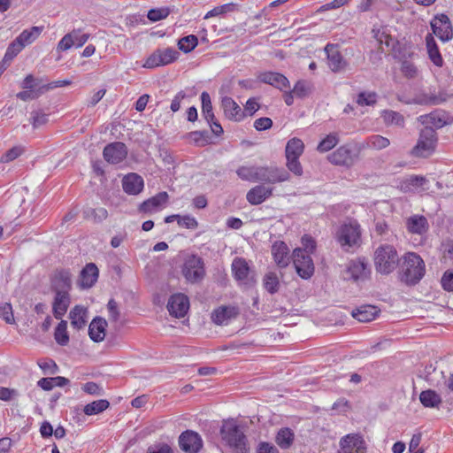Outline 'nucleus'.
Instances as JSON below:
<instances>
[{
    "label": "nucleus",
    "mask_w": 453,
    "mask_h": 453,
    "mask_svg": "<svg viewBox=\"0 0 453 453\" xmlns=\"http://www.w3.org/2000/svg\"><path fill=\"white\" fill-rule=\"evenodd\" d=\"M398 278L407 286L418 284L426 273V265L421 257L414 252H408L399 264Z\"/></svg>",
    "instance_id": "f257e3e1"
},
{
    "label": "nucleus",
    "mask_w": 453,
    "mask_h": 453,
    "mask_svg": "<svg viewBox=\"0 0 453 453\" xmlns=\"http://www.w3.org/2000/svg\"><path fill=\"white\" fill-rule=\"evenodd\" d=\"M219 433L222 442L231 449L232 453L250 452L248 438L234 419L223 421Z\"/></svg>",
    "instance_id": "f03ea898"
},
{
    "label": "nucleus",
    "mask_w": 453,
    "mask_h": 453,
    "mask_svg": "<svg viewBox=\"0 0 453 453\" xmlns=\"http://www.w3.org/2000/svg\"><path fill=\"white\" fill-rule=\"evenodd\" d=\"M335 239L345 251L359 247L361 245L360 225L354 219L342 223L336 232Z\"/></svg>",
    "instance_id": "7ed1b4c3"
},
{
    "label": "nucleus",
    "mask_w": 453,
    "mask_h": 453,
    "mask_svg": "<svg viewBox=\"0 0 453 453\" xmlns=\"http://www.w3.org/2000/svg\"><path fill=\"white\" fill-rule=\"evenodd\" d=\"M396 250L391 245H381L374 254V265L378 273L388 275L400 264Z\"/></svg>",
    "instance_id": "20e7f679"
},
{
    "label": "nucleus",
    "mask_w": 453,
    "mask_h": 453,
    "mask_svg": "<svg viewBox=\"0 0 453 453\" xmlns=\"http://www.w3.org/2000/svg\"><path fill=\"white\" fill-rule=\"evenodd\" d=\"M438 137L432 127H425L420 130L417 144L411 150V155L416 157H428L436 149Z\"/></svg>",
    "instance_id": "39448f33"
},
{
    "label": "nucleus",
    "mask_w": 453,
    "mask_h": 453,
    "mask_svg": "<svg viewBox=\"0 0 453 453\" xmlns=\"http://www.w3.org/2000/svg\"><path fill=\"white\" fill-rule=\"evenodd\" d=\"M290 180L289 173L281 167L265 165L258 166L257 172L256 182H265L268 184H276Z\"/></svg>",
    "instance_id": "423d86ee"
},
{
    "label": "nucleus",
    "mask_w": 453,
    "mask_h": 453,
    "mask_svg": "<svg viewBox=\"0 0 453 453\" xmlns=\"http://www.w3.org/2000/svg\"><path fill=\"white\" fill-rule=\"evenodd\" d=\"M370 274V268L367 260L365 257H358L350 260L346 269L342 272V277L345 280H364Z\"/></svg>",
    "instance_id": "0eeeda50"
},
{
    "label": "nucleus",
    "mask_w": 453,
    "mask_h": 453,
    "mask_svg": "<svg viewBox=\"0 0 453 453\" xmlns=\"http://www.w3.org/2000/svg\"><path fill=\"white\" fill-rule=\"evenodd\" d=\"M293 263L297 274L304 279H310L314 273V264L310 254L300 248L293 251Z\"/></svg>",
    "instance_id": "6e6552de"
},
{
    "label": "nucleus",
    "mask_w": 453,
    "mask_h": 453,
    "mask_svg": "<svg viewBox=\"0 0 453 453\" xmlns=\"http://www.w3.org/2000/svg\"><path fill=\"white\" fill-rule=\"evenodd\" d=\"M180 52L173 48L157 49L146 59L143 66L146 68H155L161 65H166L178 59Z\"/></svg>",
    "instance_id": "1a4fd4ad"
},
{
    "label": "nucleus",
    "mask_w": 453,
    "mask_h": 453,
    "mask_svg": "<svg viewBox=\"0 0 453 453\" xmlns=\"http://www.w3.org/2000/svg\"><path fill=\"white\" fill-rule=\"evenodd\" d=\"M182 274L189 282L201 280L204 276L203 259L196 255L188 257L182 267Z\"/></svg>",
    "instance_id": "9d476101"
},
{
    "label": "nucleus",
    "mask_w": 453,
    "mask_h": 453,
    "mask_svg": "<svg viewBox=\"0 0 453 453\" xmlns=\"http://www.w3.org/2000/svg\"><path fill=\"white\" fill-rule=\"evenodd\" d=\"M200 434L192 430H186L179 436V446L186 453H198L203 448Z\"/></svg>",
    "instance_id": "9b49d317"
},
{
    "label": "nucleus",
    "mask_w": 453,
    "mask_h": 453,
    "mask_svg": "<svg viewBox=\"0 0 453 453\" xmlns=\"http://www.w3.org/2000/svg\"><path fill=\"white\" fill-rule=\"evenodd\" d=\"M433 33L442 42H449L453 37V29L449 18L440 14L431 21Z\"/></svg>",
    "instance_id": "f8f14e48"
},
{
    "label": "nucleus",
    "mask_w": 453,
    "mask_h": 453,
    "mask_svg": "<svg viewBox=\"0 0 453 453\" xmlns=\"http://www.w3.org/2000/svg\"><path fill=\"white\" fill-rule=\"evenodd\" d=\"M341 453H365L366 443L358 434H349L340 441Z\"/></svg>",
    "instance_id": "ddd939ff"
},
{
    "label": "nucleus",
    "mask_w": 453,
    "mask_h": 453,
    "mask_svg": "<svg viewBox=\"0 0 453 453\" xmlns=\"http://www.w3.org/2000/svg\"><path fill=\"white\" fill-rule=\"evenodd\" d=\"M127 152V147L124 142H114L104 147L103 156L108 163L115 165L122 162Z\"/></svg>",
    "instance_id": "4468645a"
},
{
    "label": "nucleus",
    "mask_w": 453,
    "mask_h": 453,
    "mask_svg": "<svg viewBox=\"0 0 453 453\" xmlns=\"http://www.w3.org/2000/svg\"><path fill=\"white\" fill-rule=\"evenodd\" d=\"M240 311L237 306L221 305L212 311L211 319L214 324L223 326L236 319Z\"/></svg>",
    "instance_id": "2eb2a0df"
},
{
    "label": "nucleus",
    "mask_w": 453,
    "mask_h": 453,
    "mask_svg": "<svg viewBox=\"0 0 453 453\" xmlns=\"http://www.w3.org/2000/svg\"><path fill=\"white\" fill-rule=\"evenodd\" d=\"M189 309V300L184 294L173 295L168 301L167 310L175 318H183Z\"/></svg>",
    "instance_id": "dca6fc26"
},
{
    "label": "nucleus",
    "mask_w": 453,
    "mask_h": 453,
    "mask_svg": "<svg viewBox=\"0 0 453 453\" xmlns=\"http://www.w3.org/2000/svg\"><path fill=\"white\" fill-rule=\"evenodd\" d=\"M257 80L265 84L271 85L280 91L290 88L288 79L282 73L277 72H264L258 74Z\"/></svg>",
    "instance_id": "f3484780"
},
{
    "label": "nucleus",
    "mask_w": 453,
    "mask_h": 453,
    "mask_svg": "<svg viewBox=\"0 0 453 453\" xmlns=\"http://www.w3.org/2000/svg\"><path fill=\"white\" fill-rule=\"evenodd\" d=\"M51 288L54 292H67L72 288V274L69 270H56L51 278Z\"/></svg>",
    "instance_id": "a211bd4d"
},
{
    "label": "nucleus",
    "mask_w": 453,
    "mask_h": 453,
    "mask_svg": "<svg viewBox=\"0 0 453 453\" xmlns=\"http://www.w3.org/2000/svg\"><path fill=\"white\" fill-rule=\"evenodd\" d=\"M328 160L335 165L351 166L355 162V157L348 145L339 147L335 151L328 155Z\"/></svg>",
    "instance_id": "6ab92c4d"
},
{
    "label": "nucleus",
    "mask_w": 453,
    "mask_h": 453,
    "mask_svg": "<svg viewBox=\"0 0 453 453\" xmlns=\"http://www.w3.org/2000/svg\"><path fill=\"white\" fill-rule=\"evenodd\" d=\"M325 51L327 56L328 66L334 73H338L345 68L347 62L342 58L337 45L329 43L326 46Z\"/></svg>",
    "instance_id": "aec40b11"
},
{
    "label": "nucleus",
    "mask_w": 453,
    "mask_h": 453,
    "mask_svg": "<svg viewBox=\"0 0 453 453\" xmlns=\"http://www.w3.org/2000/svg\"><path fill=\"white\" fill-rule=\"evenodd\" d=\"M99 271L94 263H88L81 271L78 284L81 288H89L95 285L98 279Z\"/></svg>",
    "instance_id": "412c9836"
},
{
    "label": "nucleus",
    "mask_w": 453,
    "mask_h": 453,
    "mask_svg": "<svg viewBox=\"0 0 453 453\" xmlns=\"http://www.w3.org/2000/svg\"><path fill=\"white\" fill-rule=\"evenodd\" d=\"M419 120L425 127H432L435 130L448 124V116L445 111L436 110L429 114L421 115Z\"/></svg>",
    "instance_id": "4be33fe9"
},
{
    "label": "nucleus",
    "mask_w": 453,
    "mask_h": 453,
    "mask_svg": "<svg viewBox=\"0 0 453 453\" xmlns=\"http://www.w3.org/2000/svg\"><path fill=\"white\" fill-rule=\"evenodd\" d=\"M143 187V179L137 173H128L122 180L123 190L128 195H138Z\"/></svg>",
    "instance_id": "5701e85b"
},
{
    "label": "nucleus",
    "mask_w": 453,
    "mask_h": 453,
    "mask_svg": "<svg viewBox=\"0 0 453 453\" xmlns=\"http://www.w3.org/2000/svg\"><path fill=\"white\" fill-rule=\"evenodd\" d=\"M107 327V321L102 317H96L88 326V335L95 342L104 341Z\"/></svg>",
    "instance_id": "b1692460"
},
{
    "label": "nucleus",
    "mask_w": 453,
    "mask_h": 453,
    "mask_svg": "<svg viewBox=\"0 0 453 453\" xmlns=\"http://www.w3.org/2000/svg\"><path fill=\"white\" fill-rule=\"evenodd\" d=\"M225 116L234 121H241L244 118L242 108L229 96H224L221 101Z\"/></svg>",
    "instance_id": "393cba45"
},
{
    "label": "nucleus",
    "mask_w": 453,
    "mask_h": 453,
    "mask_svg": "<svg viewBox=\"0 0 453 453\" xmlns=\"http://www.w3.org/2000/svg\"><path fill=\"white\" fill-rule=\"evenodd\" d=\"M273 194V188L264 185H257L248 191L246 198L252 205H258L262 203L266 198L270 197Z\"/></svg>",
    "instance_id": "a878e982"
},
{
    "label": "nucleus",
    "mask_w": 453,
    "mask_h": 453,
    "mask_svg": "<svg viewBox=\"0 0 453 453\" xmlns=\"http://www.w3.org/2000/svg\"><path fill=\"white\" fill-rule=\"evenodd\" d=\"M272 254L278 266L283 268L289 264V250L284 242H275L272 246Z\"/></svg>",
    "instance_id": "bb28decb"
},
{
    "label": "nucleus",
    "mask_w": 453,
    "mask_h": 453,
    "mask_svg": "<svg viewBox=\"0 0 453 453\" xmlns=\"http://www.w3.org/2000/svg\"><path fill=\"white\" fill-rule=\"evenodd\" d=\"M70 304V295L67 292H55L53 302V313L56 319H60L67 311Z\"/></svg>",
    "instance_id": "cd10ccee"
},
{
    "label": "nucleus",
    "mask_w": 453,
    "mask_h": 453,
    "mask_svg": "<svg viewBox=\"0 0 453 453\" xmlns=\"http://www.w3.org/2000/svg\"><path fill=\"white\" fill-rule=\"evenodd\" d=\"M406 227L411 234H423L428 230L429 225L425 216L413 215L407 219Z\"/></svg>",
    "instance_id": "c85d7f7f"
},
{
    "label": "nucleus",
    "mask_w": 453,
    "mask_h": 453,
    "mask_svg": "<svg viewBox=\"0 0 453 453\" xmlns=\"http://www.w3.org/2000/svg\"><path fill=\"white\" fill-rule=\"evenodd\" d=\"M169 196L165 191L157 193L156 196L147 199L140 205V211L151 212L156 211L168 201Z\"/></svg>",
    "instance_id": "c756f323"
},
{
    "label": "nucleus",
    "mask_w": 453,
    "mask_h": 453,
    "mask_svg": "<svg viewBox=\"0 0 453 453\" xmlns=\"http://www.w3.org/2000/svg\"><path fill=\"white\" fill-rule=\"evenodd\" d=\"M380 310L373 305H362L352 311V317L360 322H369L375 319Z\"/></svg>",
    "instance_id": "7c9ffc66"
},
{
    "label": "nucleus",
    "mask_w": 453,
    "mask_h": 453,
    "mask_svg": "<svg viewBox=\"0 0 453 453\" xmlns=\"http://www.w3.org/2000/svg\"><path fill=\"white\" fill-rule=\"evenodd\" d=\"M88 310L82 305H75L69 313L71 325L76 329H81L85 326Z\"/></svg>",
    "instance_id": "2f4dec72"
},
{
    "label": "nucleus",
    "mask_w": 453,
    "mask_h": 453,
    "mask_svg": "<svg viewBox=\"0 0 453 453\" xmlns=\"http://www.w3.org/2000/svg\"><path fill=\"white\" fill-rule=\"evenodd\" d=\"M426 46L429 58L434 63V65H435L436 66H439V67L442 66V65H443L442 57L440 53L437 43H436L434 36L431 34H428L426 36Z\"/></svg>",
    "instance_id": "473e14b6"
},
{
    "label": "nucleus",
    "mask_w": 453,
    "mask_h": 453,
    "mask_svg": "<svg viewBox=\"0 0 453 453\" xmlns=\"http://www.w3.org/2000/svg\"><path fill=\"white\" fill-rule=\"evenodd\" d=\"M419 401L425 408L438 409L442 403L441 395L433 389H426L420 393Z\"/></svg>",
    "instance_id": "72a5a7b5"
},
{
    "label": "nucleus",
    "mask_w": 453,
    "mask_h": 453,
    "mask_svg": "<svg viewBox=\"0 0 453 453\" xmlns=\"http://www.w3.org/2000/svg\"><path fill=\"white\" fill-rule=\"evenodd\" d=\"M295 439L293 431L288 427L280 428L275 437L277 445L282 449H289Z\"/></svg>",
    "instance_id": "f704fd0d"
},
{
    "label": "nucleus",
    "mask_w": 453,
    "mask_h": 453,
    "mask_svg": "<svg viewBox=\"0 0 453 453\" xmlns=\"http://www.w3.org/2000/svg\"><path fill=\"white\" fill-rule=\"evenodd\" d=\"M232 271L237 280H244L249 275L250 267L244 258L236 257L232 263Z\"/></svg>",
    "instance_id": "c9c22d12"
},
{
    "label": "nucleus",
    "mask_w": 453,
    "mask_h": 453,
    "mask_svg": "<svg viewBox=\"0 0 453 453\" xmlns=\"http://www.w3.org/2000/svg\"><path fill=\"white\" fill-rule=\"evenodd\" d=\"M304 150V144L299 138L290 139L285 148L286 157H301Z\"/></svg>",
    "instance_id": "e433bc0d"
},
{
    "label": "nucleus",
    "mask_w": 453,
    "mask_h": 453,
    "mask_svg": "<svg viewBox=\"0 0 453 453\" xmlns=\"http://www.w3.org/2000/svg\"><path fill=\"white\" fill-rule=\"evenodd\" d=\"M42 31V27H32L30 29H26L19 34L17 39L22 42L23 46H27L35 42Z\"/></svg>",
    "instance_id": "4c0bfd02"
},
{
    "label": "nucleus",
    "mask_w": 453,
    "mask_h": 453,
    "mask_svg": "<svg viewBox=\"0 0 453 453\" xmlns=\"http://www.w3.org/2000/svg\"><path fill=\"white\" fill-rule=\"evenodd\" d=\"M183 138L189 139L196 146L198 147H203L211 142L209 133L205 130L189 132L186 134Z\"/></svg>",
    "instance_id": "58836bf2"
},
{
    "label": "nucleus",
    "mask_w": 453,
    "mask_h": 453,
    "mask_svg": "<svg viewBox=\"0 0 453 453\" xmlns=\"http://www.w3.org/2000/svg\"><path fill=\"white\" fill-rule=\"evenodd\" d=\"M238 7H239V5L235 3H228V4H225L214 7L212 10L209 11L205 14L203 19H208L211 17L223 16L226 13L238 11Z\"/></svg>",
    "instance_id": "ea45409f"
},
{
    "label": "nucleus",
    "mask_w": 453,
    "mask_h": 453,
    "mask_svg": "<svg viewBox=\"0 0 453 453\" xmlns=\"http://www.w3.org/2000/svg\"><path fill=\"white\" fill-rule=\"evenodd\" d=\"M110 406V403L105 399L93 401L85 405L83 411L86 415L91 416L103 412Z\"/></svg>",
    "instance_id": "a19ab883"
},
{
    "label": "nucleus",
    "mask_w": 453,
    "mask_h": 453,
    "mask_svg": "<svg viewBox=\"0 0 453 453\" xmlns=\"http://www.w3.org/2000/svg\"><path fill=\"white\" fill-rule=\"evenodd\" d=\"M54 338L58 344L65 346L69 342V334L67 333V322L61 320L55 328Z\"/></svg>",
    "instance_id": "79ce46f5"
},
{
    "label": "nucleus",
    "mask_w": 453,
    "mask_h": 453,
    "mask_svg": "<svg viewBox=\"0 0 453 453\" xmlns=\"http://www.w3.org/2000/svg\"><path fill=\"white\" fill-rule=\"evenodd\" d=\"M201 101H202L203 115L207 122H211V120L214 119V113L212 111L211 96L208 92H206V91L202 92Z\"/></svg>",
    "instance_id": "37998d69"
},
{
    "label": "nucleus",
    "mask_w": 453,
    "mask_h": 453,
    "mask_svg": "<svg viewBox=\"0 0 453 453\" xmlns=\"http://www.w3.org/2000/svg\"><path fill=\"white\" fill-rule=\"evenodd\" d=\"M264 288L270 293L275 294L279 291L280 281L275 273H268L263 279Z\"/></svg>",
    "instance_id": "c03bdc74"
},
{
    "label": "nucleus",
    "mask_w": 453,
    "mask_h": 453,
    "mask_svg": "<svg viewBox=\"0 0 453 453\" xmlns=\"http://www.w3.org/2000/svg\"><path fill=\"white\" fill-rule=\"evenodd\" d=\"M339 137L336 133L327 134L318 145L317 150L319 152H327L337 145Z\"/></svg>",
    "instance_id": "a18cd8bd"
},
{
    "label": "nucleus",
    "mask_w": 453,
    "mask_h": 453,
    "mask_svg": "<svg viewBox=\"0 0 453 453\" xmlns=\"http://www.w3.org/2000/svg\"><path fill=\"white\" fill-rule=\"evenodd\" d=\"M382 118L384 122L388 125H396L403 127L404 125V118L403 116L395 111L392 110H385L382 111Z\"/></svg>",
    "instance_id": "49530a36"
},
{
    "label": "nucleus",
    "mask_w": 453,
    "mask_h": 453,
    "mask_svg": "<svg viewBox=\"0 0 453 453\" xmlns=\"http://www.w3.org/2000/svg\"><path fill=\"white\" fill-rule=\"evenodd\" d=\"M378 95L373 91H363L357 94L356 103L360 106H372L377 103Z\"/></svg>",
    "instance_id": "de8ad7c7"
},
{
    "label": "nucleus",
    "mask_w": 453,
    "mask_h": 453,
    "mask_svg": "<svg viewBox=\"0 0 453 453\" xmlns=\"http://www.w3.org/2000/svg\"><path fill=\"white\" fill-rule=\"evenodd\" d=\"M198 44V39L194 35L182 37L178 42L179 49L184 53L192 51Z\"/></svg>",
    "instance_id": "09e8293b"
},
{
    "label": "nucleus",
    "mask_w": 453,
    "mask_h": 453,
    "mask_svg": "<svg viewBox=\"0 0 453 453\" xmlns=\"http://www.w3.org/2000/svg\"><path fill=\"white\" fill-rule=\"evenodd\" d=\"M257 165L241 166L237 169V175L243 180L256 182Z\"/></svg>",
    "instance_id": "8fccbe9b"
},
{
    "label": "nucleus",
    "mask_w": 453,
    "mask_h": 453,
    "mask_svg": "<svg viewBox=\"0 0 453 453\" xmlns=\"http://www.w3.org/2000/svg\"><path fill=\"white\" fill-rule=\"evenodd\" d=\"M389 144L390 142L388 138L379 134L371 135L367 140V146L374 150L385 149L389 146Z\"/></svg>",
    "instance_id": "3c124183"
},
{
    "label": "nucleus",
    "mask_w": 453,
    "mask_h": 453,
    "mask_svg": "<svg viewBox=\"0 0 453 453\" xmlns=\"http://www.w3.org/2000/svg\"><path fill=\"white\" fill-rule=\"evenodd\" d=\"M312 88L311 84L304 80L298 81L292 89L295 93V96L299 98H304L308 96V95L311 93Z\"/></svg>",
    "instance_id": "603ef678"
},
{
    "label": "nucleus",
    "mask_w": 453,
    "mask_h": 453,
    "mask_svg": "<svg viewBox=\"0 0 453 453\" xmlns=\"http://www.w3.org/2000/svg\"><path fill=\"white\" fill-rule=\"evenodd\" d=\"M86 218H92L95 222H102L108 217V211L105 208H88L84 211Z\"/></svg>",
    "instance_id": "864d4df0"
},
{
    "label": "nucleus",
    "mask_w": 453,
    "mask_h": 453,
    "mask_svg": "<svg viewBox=\"0 0 453 453\" xmlns=\"http://www.w3.org/2000/svg\"><path fill=\"white\" fill-rule=\"evenodd\" d=\"M43 86H40L36 89H25L17 94V97L22 101H29L38 98L44 93Z\"/></svg>",
    "instance_id": "5fc2aeb1"
},
{
    "label": "nucleus",
    "mask_w": 453,
    "mask_h": 453,
    "mask_svg": "<svg viewBox=\"0 0 453 453\" xmlns=\"http://www.w3.org/2000/svg\"><path fill=\"white\" fill-rule=\"evenodd\" d=\"M17 38L8 46L6 52L4 57V61H9L13 59L24 48Z\"/></svg>",
    "instance_id": "6e6d98bb"
},
{
    "label": "nucleus",
    "mask_w": 453,
    "mask_h": 453,
    "mask_svg": "<svg viewBox=\"0 0 453 453\" xmlns=\"http://www.w3.org/2000/svg\"><path fill=\"white\" fill-rule=\"evenodd\" d=\"M299 157H286V166L289 172L293 173L297 177L302 176L303 173V166L299 161Z\"/></svg>",
    "instance_id": "4d7b16f0"
},
{
    "label": "nucleus",
    "mask_w": 453,
    "mask_h": 453,
    "mask_svg": "<svg viewBox=\"0 0 453 453\" xmlns=\"http://www.w3.org/2000/svg\"><path fill=\"white\" fill-rule=\"evenodd\" d=\"M0 318H2L7 324H14L15 319L13 316L12 306L10 303H4L0 304Z\"/></svg>",
    "instance_id": "13d9d810"
},
{
    "label": "nucleus",
    "mask_w": 453,
    "mask_h": 453,
    "mask_svg": "<svg viewBox=\"0 0 453 453\" xmlns=\"http://www.w3.org/2000/svg\"><path fill=\"white\" fill-rule=\"evenodd\" d=\"M170 14L169 8H157L150 9L148 12L147 17L152 22H157L165 19Z\"/></svg>",
    "instance_id": "bf43d9fd"
},
{
    "label": "nucleus",
    "mask_w": 453,
    "mask_h": 453,
    "mask_svg": "<svg viewBox=\"0 0 453 453\" xmlns=\"http://www.w3.org/2000/svg\"><path fill=\"white\" fill-rule=\"evenodd\" d=\"M31 114V123L34 128H38L48 122V115L42 111H35Z\"/></svg>",
    "instance_id": "052dcab7"
},
{
    "label": "nucleus",
    "mask_w": 453,
    "mask_h": 453,
    "mask_svg": "<svg viewBox=\"0 0 453 453\" xmlns=\"http://www.w3.org/2000/svg\"><path fill=\"white\" fill-rule=\"evenodd\" d=\"M178 225L188 229H196L198 226L197 220L190 215H183L179 217Z\"/></svg>",
    "instance_id": "680f3d73"
},
{
    "label": "nucleus",
    "mask_w": 453,
    "mask_h": 453,
    "mask_svg": "<svg viewBox=\"0 0 453 453\" xmlns=\"http://www.w3.org/2000/svg\"><path fill=\"white\" fill-rule=\"evenodd\" d=\"M82 390L88 395H103L104 389L103 388L93 381H88L82 386Z\"/></svg>",
    "instance_id": "e2e57ef3"
},
{
    "label": "nucleus",
    "mask_w": 453,
    "mask_h": 453,
    "mask_svg": "<svg viewBox=\"0 0 453 453\" xmlns=\"http://www.w3.org/2000/svg\"><path fill=\"white\" fill-rule=\"evenodd\" d=\"M444 290L453 292V271H446L441 280Z\"/></svg>",
    "instance_id": "0e129e2a"
},
{
    "label": "nucleus",
    "mask_w": 453,
    "mask_h": 453,
    "mask_svg": "<svg viewBox=\"0 0 453 453\" xmlns=\"http://www.w3.org/2000/svg\"><path fill=\"white\" fill-rule=\"evenodd\" d=\"M73 35L74 34L68 33L65 35H64V37L59 41L58 44V50L65 51L71 49L74 45L73 41L72 39L74 36Z\"/></svg>",
    "instance_id": "69168bd1"
},
{
    "label": "nucleus",
    "mask_w": 453,
    "mask_h": 453,
    "mask_svg": "<svg viewBox=\"0 0 453 453\" xmlns=\"http://www.w3.org/2000/svg\"><path fill=\"white\" fill-rule=\"evenodd\" d=\"M147 453H173V449L168 444L159 443L149 447Z\"/></svg>",
    "instance_id": "338daca9"
},
{
    "label": "nucleus",
    "mask_w": 453,
    "mask_h": 453,
    "mask_svg": "<svg viewBox=\"0 0 453 453\" xmlns=\"http://www.w3.org/2000/svg\"><path fill=\"white\" fill-rule=\"evenodd\" d=\"M257 453H280V451L274 445L263 441L258 444Z\"/></svg>",
    "instance_id": "774afa93"
}]
</instances>
